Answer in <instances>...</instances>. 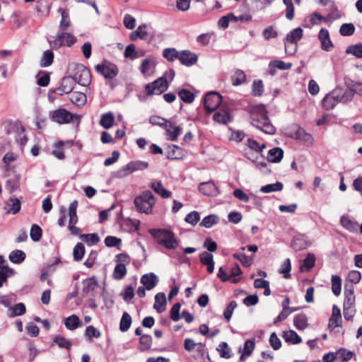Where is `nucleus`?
<instances>
[{"mask_svg": "<svg viewBox=\"0 0 362 362\" xmlns=\"http://www.w3.org/2000/svg\"><path fill=\"white\" fill-rule=\"evenodd\" d=\"M250 118L251 124L265 134H274L275 133L276 128L271 123L264 106L259 105L253 107Z\"/></svg>", "mask_w": 362, "mask_h": 362, "instance_id": "f257e3e1", "label": "nucleus"}, {"mask_svg": "<svg viewBox=\"0 0 362 362\" xmlns=\"http://www.w3.org/2000/svg\"><path fill=\"white\" fill-rule=\"evenodd\" d=\"M151 235L156 240L158 244L163 245L169 250L175 249L178 242L173 232L168 229H151Z\"/></svg>", "mask_w": 362, "mask_h": 362, "instance_id": "f03ea898", "label": "nucleus"}, {"mask_svg": "<svg viewBox=\"0 0 362 362\" xmlns=\"http://www.w3.org/2000/svg\"><path fill=\"white\" fill-rule=\"evenodd\" d=\"M156 199L149 190L143 192L134 198V203L136 211L145 214H151L156 204Z\"/></svg>", "mask_w": 362, "mask_h": 362, "instance_id": "7ed1b4c3", "label": "nucleus"}, {"mask_svg": "<svg viewBox=\"0 0 362 362\" xmlns=\"http://www.w3.org/2000/svg\"><path fill=\"white\" fill-rule=\"evenodd\" d=\"M303 37V29L297 28L291 30L286 35L284 42L285 51L288 54H293L296 50L297 42Z\"/></svg>", "mask_w": 362, "mask_h": 362, "instance_id": "20e7f679", "label": "nucleus"}, {"mask_svg": "<svg viewBox=\"0 0 362 362\" xmlns=\"http://www.w3.org/2000/svg\"><path fill=\"white\" fill-rule=\"evenodd\" d=\"M76 42V37L69 33L57 32L56 37L49 41L53 49H58L62 46L71 47Z\"/></svg>", "mask_w": 362, "mask_h": 362, "instance_id": "39448f33", "label": "nucleus"}, {"mask_svg": "<svg viewBox=\"0 0 362 362\" xmlns=\"http://www.w3.org/2000/svg\"><path fill=\"white\" fill-rule=\"evenodd\" d=\"M50 119L59 124H68L74 119H79L80 116L74 115L64 108H59L49 112Z\"/></svg>", "mask_w": 362, "mask_h": 362, "instance_id": "423d86ee", "label": "nucleus"}, {"mask_svg": "<svg viewBox=\"0 0 362 362\" xmlns=\"http://www.w3.org/2000/svg\"><path fill=\"white\" fill-rule=\"evenodd\" d=\"M168 88V82L164 77L158 78L152 83L145 86L147 96L153 95H160Z\"/></svg>", "mask_w": 362, "mask_h": 362, "instance_id": "0eeeda50", "label": "nucleus"}, {"mask_svg": "<svg viewBox=\"0 0 362 362\" xmlns=\"http://www.w3.org/2000/svg\"><path fill=\"white\" fill-rule=\"evenodd\" d=\"M72 78L74 79V82L86 86L90 83L91 74L88 68L81 64L77 66L76 71Z\"/></svg>", "mask_w": 362, "mask_h": 362, "instance_id": "6e6552de", "label": "nucleus"}, {"mask_svg": "<svg viewBox=\"0 0 362 362\" xmlns=\"http://www.w3.org/2000/svg\"><path fill=\"white\" fill-rule=\"evenodd\" d=\"M95 70L107 79H112L118 74L117 66L109 62L105 61L101 64L95 66Z\"/></svg>", "mask_w": 362, "mask_h": 362, "instance_id": "1a4fd4ad", "label": "nucleus"}, {"mask_svg": "<svg viewBox=\"0 0 362 362\" xmlns=\"http://www.w3.org/2000/svg\"><path fill=\"white\" fill-rule=\"evenodd\" d=\"M222 97L216 92H211L205 95L204 105L208 112L214 111L221 103Z\"/></svg>", "mask_w": 362, "mask_h": 362, "instance_id": "9d476101", "label": "nucleus"}, {"mask_svg": "<svg viewBox=\"0 0 362 362\" xmlns=\"http://www.w3.org/2000/svg\"><path fill=\"white\" fill-rule=\"evenodd\" d=\"M339 103H341L340 88H335L328 93L322 100V107L327 110L333 109Z\"/></svg>", "mask_w": 362, "mask_h": 362, "instance_id": "9b49d317", "label": "nucleus"}, {"mask_svg": "<svg viewBox=\"0 0 362 362\" xmlns=\"http://www.w3.org/2000/svg\"><path fill=\"white\" fill-rule=\"evenodd\" d=\"M148 167V163L142 160L131 161L126 165L123 166L120 172H122V175H127L137 170H144Z\"/></svg>", "mask_w": 362, "mask_h": 362, "instance_id": "f8f14e48", "label": "nucleus"}, {"mask_svg": "<svg viewBox=\"0 0 362 362\" xmlns=\"http://www.w3.org/2000/svg\"><path fill=\"white\" fill-rule=\"evenodd\" d=\"M341 16V12L337 9L334 8L331 13H329L327 17L322 16L318 13H313L310 21L313 25H317L320 23V21H330L332 20H336L340 18Z\"/></svg>", "mask_w": 362, "mask_h": 362, "instance_id": "ddd939ff", "label": "nucleus"}, {"mask_svg": "<svg viewBox=\"0 0 362 362\" xmlns=\"http://www.w3.org/2000/svg\"><path fill=\"white\" fill-rule=\"evenodd\" d=\"M199 190L201 193L208 197H216L219 194L218 187L213 181L200 183Z\"/></svg>", "mask_w": 362, "mask_h": 362, "instance_id": "4468645a", "label": "nucleus"}, {"mask_svg": "<svg viewBox=\"0 0 362 362\" xmlns=\"http://www.w3.org/2000/svg\"><path fill=\"white\" fill-rule=\"evenodd\" d=\"M74 79L71 76L64 77L62 79L61 86L55 90V93L58 95L71 93L74 89Z\"/></svg>", "mask_w": 362, "mask_h": 362, "instance_id": "2eb2a0df", "label": "nucleus"}, {"mask_svg": "<svg viewBox=\"0 0 362 362\" xmlns=\"http://www.w3.org/2000/svg\"><path fill=\"white\" fill-rule=\"evenodd\" d=\"M179 60L182 64L190 66L197 62V56L189 50H182L180 52Z\"/></svg>", "mask_w": 362, "mask_h": 362, "instance_id": "dca6fc26", "label": "nucleus"}, {"mask_svg": "<svg viewBox=\"0 0 362 362\" xmlns=\"http://www.w3.org/2000/svg\"><path fill=\"white\" fill-rule=\"evenodd\" d=\"M318 38L321 42V47L325 51H329L333 47V44L329 38V31L322 28L318 34Z\"/></svg>", "mask_w": 362, "mask_h": 362, "instance_id": "f3484780", "label": "nucleus"}, {"mask_svg": "<svg viewBox=\"0 0 362 362\" xmlns=\"http://www.w3.org/2000/svg\"><path fill=\"white\" fill-rule=\"evenodd\" d=\"M158 282L157 276L154 273H149L143 275L141 278V283L146 290L153 289Z\"/></svg>", "mask_w": 362, "mask_h": 362, "instance_id": "a211bd4d", "label": "nucleus"}, {"mask_svg": "<svg viewBox=\"0 0 362 362\" xmlns=\"http://www.w3.org/2000/svg\"><path fill=\"white\" fill-rule=\"evenodd\" d=\"M340 223L343 228L351 233H357L359 228L358 222L347 216H341L340 218Z\"/></svg>", "mask_w": 362, "mask_h": 362, "instance_id": "6ab92c4d", "label": "nucleus"}, {"mask_svg": "<svg viewBox=\"0 0 362 362\" xmlns=\"http://www.w3.org/2000/svg\"><path fill=\"white\" fill-rule=\"evenodd\" d=\"M185 155V150L177 145H171L168 148L167 158L168 159H180L182 158Z\"/></svg>", "mask_w": 362, "mask_h": 362, "instance_id": "aec40b11", "label": "nucleus"}, {"mask_svg": "<svg viewBox=\"0 0 362 362\" xmlns=\"http://www.w3.org/2000/svg\"><path fill=\"white\" fill-rule=\"evenodd\" d=\"M21 178V176L19 173H14L13 176L6 181V188L9 194H12L19 189Z\"/></svg>", "mask_w": 362, "mask_h": 362, "instance_id": "412c9836", "label": "nucleus"}, {"mask_svg": "<svg viewBox=\"0 0 362 362\" xmlns=\"http://www.w3.org/2000/svg\"><path fill=\"white\" fill-rule=\"evenodd\" d=\"M341 318V315L340 309L336 305H334L332 307V314L329 320V327L332 329L339 327L341 325L339 324Z\"/></svg>", "mask_w": 362, "mask_h": 362, "instance_id": "4be33fe9", "label": "nucleus"}, {"mask_svg": "<svg viewBox=\"0 0 362 362\" xmlns=\"http://www.w3.org/2000/svg\"><path fill=\"white\" fill-rule=\"evenodd\" d=\"M70 100L78 107H83L87 102L86 95L82 92L74 91L70 94Z\"/></svg>", "mask_w": 362, "mask_h": 362, "instance_id": "5701e85b", "label": "nucleus"}, {"mask_svg": "<svg viewBox=\"0 0 362 362\" xmlns=\"http://www.w3.org/2000/svg\"><path fill=\"white\" fill-rule=\"evenodd\" d=\"M6 206L9 207L6 211V214H16L21 209V201L19 199L14 197H10L8 201L6 202Z\"/></svg>", "mask_w": 362, "mask_h": 362, "instance_id": "b1692460", "label": "nucleus"}, {"mask_svg": "<svg viewBox=\"0 0 362 362\" xmlns=\"http://www.w3.org/2000/svg\"><path fill=\"white\" fill-rule=\"evenodd\" d=\"M165 305H166L165 294L162 292L158 293L155 296V303L153 305L154 309H156L158 313H161L165 310Z\"/></svg>", "mask_w": 362, "mask_h": 362, "instance_id": "393cba45", "label": "nucleus"}, {"mask_svg": "<svg viewBox=\"0 0 362 362\" xmlns=\"http://www.w3.org/2000/svg\"><path fill=\"white\" fill-rule=\"evenodd\" d=\"M98 286V282L95 276H93L83 281V293L87 294L93 292Z\"/></svg>", "mask_w": 362, "mask_h": 362, "instance_id": "a878e982", "label": "nucleus"}, {"mask_svg": "<svg viewBox=\"0 0 362 362\" xmlns=\"http://www.w3.org/2000/svg\"><path fill=\"white\" fill-rule=\"evenodd\" d=\"M284 156V151L279 147L272 148L269 151L267 160L272 163H279Z\"/></svg>", "mask_w": 362, "mask_h": 362, "instance_id": "bb28decb", "label": "nucleus"}, {"mask_svg": "<svg viewBox=\"0 0 362 362\" xmlns=\"http://www.w3.org/2000/svg\"><path fill=\"white\" fill-rule=\"evenodd\" d=\"M347 287L348 286L346 285L344 288V307L355 306V296L353 286H351L349 288Z\"/></svg>", "mask_w": 362, "mask_h": 362, "instance_id": "cd10ccee", "label": "nucleus"}, {"mask_svg": "<svg viewBox=\"0 0 362 362\" xmlns=\"http://www.w3.org/2000/svg\"><path fill=\"white\" fill-rule=\"evenodd\" d=\"M282 337L287 343L298 344L302 341L300 337L293 330L285 331Z\"/></svg>", "mask_w": 362, "mask_h": 362, "instance_id": "c85d7f7f", "label": "nucleus"}, {"mask_svg": "<svg viewBox=\"0 0 362 362\" xmlns=\"http://www.w3.org/2000/svg\"><path fill=\"white\" fill-rule=\"evenodd\" d=\"M168 135L170 136V139L173 141L177 139V137L182 132V128L176 126L173 122H168V127L165 129Z\"/></svg>", "mask_w": 362, "mask_h": 362, "instance_id": "c756f323", "label": "nucleus"}, {"mask_svg": "<svg viewBox=\"0 0 362 362\" xmlns=\"http://www.w3.org/2000/svg\"><path fill=\"white\" fill-rule=\"evenodd\" d=\"M64 325L69 330H74L78 327L82 326L78 317L76 315H71L64 320Z\"/></svg>", "mask_w": 362, "mask_h": 362, "instance_id": "7c9ffc66", "label": "nucleus"}, {"mask_svg": "<svg viewBox=\"0 0 362 362\" xmlns=\"http://www.w3.org/2000/svg\"><path fill=\"white\" fill-rule=\"evenodd\" d=\"M151 187L156 193L160 195L163 198H168L172 194L171 192L163 187L160 181L151 183Z\"/></svg>", "mask_w": 362, "mask_h": 362, "instance_id": "2f4dec72", "label": "nucleus"}, {"mask_svg": "<svg viewBox=\"0 0 362 362\" xmlns=\"http://www.w3.org/2000/svg\"><path fill=\"white\" fill-rule=\"evenodd\" d=\"M72 141H67L66 142L64 141H58L54 144V149L52 151V154L58 159L63 160L65 158V155L64 153V151L62 149V146L64 144H66L69 146L72 145Z\"/></svg>", "mask_w": 362, "mask_h": 362, "instance_id": "473e14b6", "label": "nucleus"}, {"mask_svg": "<svg viewBox=\"0 0 362 362\" xmlns=\"http://www.w3.org/2000/svg\"><path fill=\"white\" fill-rule=\"evenodd\" d=\"M219 221L220 218L216 214H210L202 219L200 226L206 228H210L213 226L218 223Z\"/></svg>", "mask_w": 362, "mask_h": 362, "instance_id": "72a5a7b5", "label": "nucleus"}, {"mask_svg": "<svg viewBox=\"0 0 362 362\" xmlns=\"http://www.w3.org/2000/svg\"><path fill=\"white\" fill-rule=\"evenodd\" d=\"M293 324L298 329H299V330L305 329L308 325V318H307L306 315L303 313L297 315L294 317Z\"/></svg>", "mask_w": 362, "mask_h": 362, "instance_id": "f704fd0d", "label": "nucleus"}, {"mask_svg": "<svg viewBox=\"0 0 362 362\" xmlns=\"http://www.w3.org/2000/svg\"><path fill=\"white\" fill-rule=\"evenodd\" d=\"M284 185L281 182H276L275 183L268 184L262 186L260 188V192L262 193H270L273 192H279L283 189Z\"/></svg>", "mask_w": 362, "mask_h": 362, "instance_id": "c9c22d12", "label": "nucleus"}, {"mask_svg": "<svg viewBox=\"0 0 362 362\" xmlns=\"http://www.w3.org/2000/svg\"><path fill=\"white\" fill-rule=\"evenodd\" d=\"M115 117L112 112H109L102 115L100 124L105 129H110L114 122Z\"/></svg>", "mask_w": 362, "mask_h": 362, "instance_id": "e433bc0d", "label": "nucleus"}, {"mask_svg": "<svg viewBox=\"0 0 362 362\" xmlns=\"http://www.w3.org/2000/svg\"><path fill=\"white\" fill-rule=\"evenodd\" d=\"M25 253L23 251L16 250L10 253L9 259L13 263L21 264L25 260Z\"/></svg>", "mask_w": 362, "mask_h": 362, "instance_id": "4c0bfd02", "label": "nucleus"}, {"mask_svg": "<svg viewBox=\"0 0 362 362\" xmlns=\"http://www.w3.org/2000/svg\"><path fill=\"white\" fill-rule=\"evenodd\" d=\"M131 325L132 317L128 313L124 312L119 322V329L121 332H125L130 328Z\"/></svg>", "mask_w": 362, "mask_h": 362, "instance_id": "58836bf2", "label": "nucleus"}, {"mask_svg": "<svg viewBox=\"0 0 362 362\" xmlns=\"http://www.w3.org/2000/svg\"><path fill=\"white\" fill-rule=\"evenodd\" d=\"M127 272L126 266L123 265V264H117L115 267L112 276L115 280H121L126 276Z\"/></svg>", "mask_w": 362, "mask_h": 362, "instance_id": "ea45409f", "label": "nucleus"}, {"mask_svg": "<svg viewBox=\"0 0 362 362\" xmlns=\"http://www.w3.org/2000/svg\"><path fill=\"white\" fill-rule=\"evenodd\" d=\"M77 207H78V201L77 200L73 201L69 206V223H77V222H78V216L76 214Z\"/></svg>", "mask_w": 362, "mask_h": 362, "instance_id": "a19ab883", "label": "nucleus"}, {"mask_svg": "<svg viewBox=\"0 0 362 362\" xmlns=\"http://www.w3.org/2000/svg\"><path fill=\"white\" fill-rule=\"evenodd\" d=\"M54 54L52 50H46L43 52L40 60L41 67H47L53 63Z\"/></svg>", "mask_w": 362, "mask_h": 362, "instance_id": "79ce46f5", "label": "nucleus"}, {"mask_svg": "<svg viewBox=\"0 0 362 362\" xmlns=\"http://www.w3.org/2000/svg\"><path fill=\"white\" fill-rule=\"evenodd\" d=\"M214 119L221 124H227L231 117L227 111H218L214 115Z\"/></svg>", "mask_w": 362, "mask_h": 362, "instance_id": "37998d69", "label": "nucleus"}, {"mask_svg": "<svg viewBox=\"0 0 362 362\" xmlns=\"http://www.w3.org/2000/svg\"><path fill=\"white\" fill-rule=\"evenodd\" d=\"M355 94L356 93L353 86L346 88L344 91L340 88V98L341 103H345L351 101L354 98Z\"/></svg>", "mask_w": 362, "mask_h": 362, "instance_id": "c03bdc74", "label": "nucleus"}, {"mask_svg": "<svg viewBox=\"0 0 362 362\" xmlns=\"http://www.w3.org/2000/svg\"><path fill=\"white\" fill-rule=\"evenodd\" d=\"M341 279L337 275L332 276V291L333 293L338 296L341 293Z\"/></svg>", "mask_w": 362, "mask_h": 362, "instance_id": "a18cd8bd", "label": "nucleus"}, {"mask_svg": "<svg viewBox=\"0 0 362 362\" xmlns=\"http://www.w3.org/2000/svg\"><path fill=\"white\" fill-rule=\"evenodd\" d=\"M345 52L348 54H353L357 58H362V43L349 45Z\"/></svg>", "mask_w": 362, "mask_h": 362, "instance_id": "49530a36", "label": "nucleus"}, {"mask_svg": "<svg viewBox=\"0 0 362 362\" xmlns=\"http://www.w3.org/2000/svg\"><path fill=\"white\" fill-rule=\"evenodd\" d=\"M152 344V337L151 335L148 334H143L141 336L139 339V344L140 347L139 349L141 351H147L148 350Z\"/></svg>", "mask_w": 362, "mask_h": 362, "instance_id": "de8ad7c7", "label": "nucleus"}, {"mask_svg": "<svg viewBox=\"0 0 362 362\" xmlns=\"http://www.w3.org/2000/svg\"><path fill=\"white\" fill-rule=\"evenodd\" d=\"M53 342L56 343L59 348H64L67 350H70L72 345L70 340L61 335H56L53 339Z\"/></svg>", "mask_w": 362, "mask_h": 362, "instance_id": "09e8293b", "label": "nucleus"}, {"mask_svg": "<svg viewBox=\"0 0 362 362\" xmlns=\"http://www.w3.org/2000/svg\"><path fill=\"white\" fill-rule=\"evenodd\" d=\"M231 80L233 85L239 86L245 81L246 75L244 71L238 69L231 76Z\"/></svg>", "mask_w": 362, "mask_h": 362, "instance_id": "8fccbe9b", "label": "nucleus"}, {"mask_svg": "<svg viewBox=\"0 0 362 362\" xmlns=\"http://www.w3.org/2000/svg\"><path fill=\"white\" fill-rule=\"evenodd\" d=\"M180 52L175 48H166L163 52V56L170 62L179 59Z\"/></svg>", "mask_w": 362, "mask_h": 362, "instance_id": "3c124183", "label": "nucleus"}, {"mask_svg": "<svg viewBox=\"0 0 362 362\" xmlns=\"http://www.w3.org/2000/svg\"><path fill=\"white\" fill-rule=\"evenodd\" d=\"M80 238L89 245H95L100 241V238L96 233L83 234L80 235Z\"/></svg>", "mask_w": 362, "mask_h": 362, "instance_id": "603ef678", "label": "nucleus"}, {"mask_svg": "<svg viewBox=\"0 0 362 362\" xmlns=\"http://www.w3.org/2000/svg\"><path fill=\"white\" fill-rule=\"evenodd\" d=\"M85 253V247L83 243H78L73 250L74 259L76 261H80L83 259Z\"/></svg>", "mask_w": 362, "mask_h": 362, "instance_id": "864d4df0", "label": "nucleus"}, {"mask_svg": "<svg viewBox=\"0 0 362 362\" xmlns=\"http://www.w3.org/2000/svg\"><path fill=\"white\" fill-rule=\"evenodd\" d=\"M177 94L180 99L186 103H192L194 100V95L187 89H182Z\"/></svg>", "mask_w": 362, "mask_h": 362, "instance_id": "5fc2aeb1", "label": "nucleus"}, {"mask_svg": "<svg viewBox=\"0 0 362 362\" xmlns=\"http://www.w3.org/2000/svg\"><path fill=\"white\" fill-rule=\"evenodd\" d=\"M216 350L219 352L221 358H230L231 357L230 349L226 342H221Z\"/></svg>", "mask_w": 362, "mask_h": 362, "instance_id": "6e6d98bb", "label": "nucleus"}, {"mask_svg": "<svg viewBox=\"0 0 362 362\" xmlns=\"http://www.w3.org/2000/svg\"><path fill=\"white\" fill-rule=\"evenodd\" d=\"M237 22L238 18L233 13L228 14L227 16H222L218 21V25L225 29L228 27L230 21Z\"/></svg>", "mask_w": 362, "mask_h": 362, "instance_id": "4d7b16f0", "label": "nucleus"}, {"mask_svg": "<svg viewBox=\"0 0 362 362\" xmlns=\"http://www.w3.org/2000/svg\"><path fill=\"white\" fill-rule=\"evenodd\" d=\"M85 336L88 340L90 341L93 337L100 338L101 336L100 332L93 325H89L86 327L85 331Z\"/></svg>", "mask_w": 362, "mask_h": 362, "instance_id": "13d9d810", "label": "nucleus"}, {"mask_svg": "<svg viewBox=\"0 0 362 362\" xmlns=\"http://www.w3.org/2000/svg\"><path fill=\"white\" fill-rule=\"evenodd\" d=\"M355 27L353 23H344L341 25L339 33L342 36H351L354 33Z\"/></svg>", "mask_w": 362, "mask_h": 362, "instance_id": "bf43d9fd", "label": "nucleus"}, {"mask_svg": "<svg viewBox=\"0 0 362 362\" xmlns=\"http://www.w3.org/2000/svg\"><path fill=\"white\" fill-rule=\"evenodd\" d=\"M169 121L162 118L160 117L153 115L149 117V122L153 125H158L164 129L168 127V123Z\"/></svg>", "mask_w": 362, "mask_h": 362, "instance_id": "052dcab7", "label": "nucleus"}, {"mask_svg": "<svg viewBox=\"0 0 362 362\" xmlns=\"http://www.w3.org/2000/svg\"><path fill=\"white\" fill-rule=\"evenodd\" d=\"M235 259H238L245 267H250L252 263V259L246 256L243 252L235 253L233 255Z\"/></svg>", "mask_w": 362, "mask_h": 362, "instance_id": "680f3d73", "label": "nucleus"}, {"mask_svg": "<svg viewBox=\"0 0 362 362\" xmlns=\"http://www.w3.org/2000/svg\"><path fill=\"white\" fill-rule=\"evenodd\" d=\"M291 269V261L289 259H286L281 266L279 269V273L284 274L285 279H289L291 277L290 272Z\"/></svg>", "mask_w": 362, "mask_h": 362, "instance_id": "e2e57ef3", "label": "nucleus"}, {"mask_svg": "<svg viewBox=\"0 0 362 362\" xmlns=\"http://www.w3.org/2000/svg\"><path fill=\"white\" fill-rule=\"evenodd\" d=\"M30 235L31 239L33 241H35V242L39 241L42 238L41 228L37 224H33L31 227Z\"/></svg>", "mask_w": 362, "mask_h": 362, "instance_id": "0e129e2a", "label": "nucleus"}, {"mask_svg": "<svg viewBox=\"0 0 362 362\" xmlns=\"http://www.w3.org/2000/svg\"><path fill=\"white\" fill-rule=\"evenodd\" d=\"M11 316L15 317L23 315L26 311V308L23 303H19L16 304L13 307L11 308Z\"/></svg>", "mask_w": 362, "mask_h": 362, "instance_id": "69168bd1", "label": "nucleus"}, {"mask_svg": "<svg viewBox=\"0 0 362 362\" xmlns=\"http://www.w3.org/2000/svg\"><path fill=\"white\" fill-rule=\"evenodd\" d=\"M242 274V270L238 264H235L231 269L230 276V281L233 284H237L240 281V279L236 276H240Z\"/></svg>", "mask_w": 362, "mask_h": 362, "instance_id": "338daca9", "label": "nucleus"}, {"mask_svg": "<svg viewBox=\"0 0 362 362\" xmlns=\"http://www.w3.org/2000/svg\"><path fill=\"white\" fill-rule=\"evenodd\" d=\"M264 91V86L261 80L255 81L252 84V95L255 96H261Z\"/></svg>", "mask_w": 362, "mask_h": 362, "instance_id": "774afa93", "label": "nucleus"}]
</instances>
